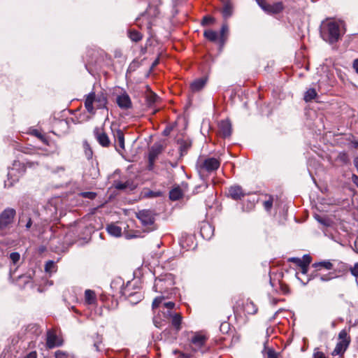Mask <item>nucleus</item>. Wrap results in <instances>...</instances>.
<instances>
[{
  "label": "nucleus",
  "mask_w": 358,
  "mask_h": 358,
  "mask_svg": "<svg viewBox=\"0 0 358 358\" xmlns=\"http://www.w3.org/2000/svg\"><path fill=\"white\" fill-rule=\"evenodd\" d=\"M174 280L172 274L168 273L155 279L153 289L155 292L166 294L174 285Z\"/></svg>",
  "instance_id": "4"
},
{
  "label": "nucleus",
  "mask_w": 358,
  "mask_h": 358,
  "mask_svg": "<svg viewBox=\"0 0 358 358\" xmlns=\"http://www.w3.org/2000/svg\"><path fill=\"white\" fill-rule=\"evenodd\" d=\"M320 35L330 43L338 41L341 36V22L334 20L323 21L320 26Z\"/></svg>",
  "instance_id": "1"
},
{
  "label": "nucleus",
  "mask_w": 358,
  "mask_h": 358,
  "mask_svg": "<svg viewBox=\"0 0 358 358\" xmlns=\"http://www.w3.org/2000/svg\"><path fill=\"white\" fill-rule=\"evenodd\" d=\"M290 262L295 263L299 267L303 266V261L300 258L292 257L289 259Z\"/></svg>",
  "instance_id": "45"
},
{
  "label": "nucleus",
  "mask_w": 358,
  "mask_h": 358,
  "mask_svg": "<svg viewBox=\"0 0 358 358\" xmlns=\"http://www.w3.org/2000/svg\"><path fill=\"white\" fill-rule=\"evenodd\" d=\"M10 175H11V173H10V172H9V173H8V176H10Z\"/></svg>",
  "instance_id": "58"
},
{
  "label": "nucleus",
  "mask_w": 358,
  "mask_h": 358,
  "mask_svg": "<svg viewBox=\"0 0 358 358\" xmlns=\"http://www.w3.org/2000/svg\"><path fill=\"white\" fill-rule=\"evenodd\" d=\"M353 182L358 187V176L353 174L352 177Z\"/></svg>",
  "instance_id": "52"
},
{
  "label": "nucleus",
  "mask_w": 358,
  "mask_h": 358,
  "mask_svg": "<svg viewBox=\"0 0 358 358\" xmlns=\"http://www.w3.org/2000/svg\"><path fill=\"white\" fill-rule=\"evenodd\" d=\"M106 99L103 96H96L94 92L90 93L85 99V106L87 110L92 114L94 113L93 103H94L97 108H103L106 104Z\"/></svg>",
  "instance_id": "5"
},
{
  "label": "nucleus",
  "mask_w": 358,
  "mask_h": 358,
  "mask_svg": "<svg viewBox=\"0 0 358 358\" xmlns=\"http://www.w3.org/2000/svg\"><path fill=\"white\" fill-rule=\"evenodd\" d=\"M245 310L248 313H250V314H254L257 310V308L255 306V305L252 302L247 303L246 305H245Z\"/></svg>",
  "instance_id": "34"
},
{
  "label": "nucleus",
  "mask_w": 358,
  "mask_h": 358,
  "mask_svg": "<svg viewBox=\"0 0 358 358\" xmlns=\"http://www.w3.org/2000/svg\"><path fill=\"white\" fill-rule=\"evenodd\" d=\"M85 300L87 304H94L96 302V294L94 291L87 289L85 292Z\"/></svg>",
  "instance_id": "23"
},
{
  "label": "nucleus",
  "mask_w": 358,
  "mask_h": 358,
  "mask_svg": "<svg viewBox=\"0 0 358 358\" xmlns=\"http://www.w3.org/2000/svg\"><path fill=\"white\" fill-rule=\"evenodd\" d=\"M80 195L83 198L94 199L96 197V194L92 192H81Z\"/></svg>",
  "instance_id": "36"
},
{
  "label": "nucleus",
  "mask_w": 358,
  "mask_h": 358,
  "mask_svg": "<svg viewBox=\"0 0 358 358\" xmlns=\"http://www.w3.org/2000/svg\"><path fill=\"white\" fill-rule=\"evenodd\" d=\"M203 35L210 41L214 42V41H216L217 39L218 38L217 33L211 29L206 30L203 33Z\"/></svg>",
  "instance_id": "27"
},
{
  "label": "nucleus",
  "mask_w": 358,
  "mask_h": 358,
  "mask_svg": "<svg viewBox=\"0 0 358 358\" xmlns=\"http://www.w3.org/2000/svg\"><path fill=\"white\" fill-rule=\"evenodd\" d=\"M191 341V348L192 350L195 352L201 350V352H203V351L201 350V348L205 345L206 341V337L205 336L200 334H196L192 337Z\"/></svg>",
  "instance_id": "9"
},
{
  "label": "nucleus",
  "mask_w": 358,
  "mask_h": 358,
  "mask_svg": "<svg viewBox=\"0 0 358 358\" xmlns=\"http://www.w3.org/2000/svg\"><path fill=\"white\" fill-rule=\"evenodd\" d=\"M107 231L115 237H119L122 234V229L116 224H111L107 227Z\"/></svg>",
  "instance_id": "22"
},
{
  "label": "nucleus",
  "mask_w": 358,
  "mask_h": 358,
  "mask_svg": "<svg viewBox=\"0 0 358 358\" xmlns=\"http://www.w3.org/2000/svg\"><path fill=\"white\" fill-rule=\"evenodd\" d=\"M162 148L159 145H153L149 152L148 155V169L152 170L153 169L154 163L155 159L157 158L159 154L161 152Z\"/></svg>",
  "instance_id": "13"
},
{
  "label": "nucleus",
  "mask_w": 358,
  "mask_h": 358,
  "mask_svg": "<svg viewBox=\"0 0 358 358\" xmlns=\"http://www.w3.org/2000/svg\"><path fill=\"white\" fill-rule=\"evenodd\" d=\"M229 194L231 198L234 199H239L242 196H244V193L243 192V189L239 186H233L231 187L229 189Z\"/></svg>",
  "instance_id": "17"
},
{
  "label": "nucleus",
  "mask_w": 358,
  "mask_h": 358,
  "mask_svg": "<svg viewBox=\"0 0 358 358\" xmlns=\"http://www.w3.org/2000/svg\"><path fill=\"white\" fill-rule=\"evenodd\" d=\"M334 277L335 276L331 273H329L327 275H321L320 280L322 281H329V280L333 279Z\"/></svg>",
  "instance_id": "42"
},
{
  "label": "nucleus",
  "mask_w": 358,
  "mask_h": 358,
  "mask_svg": "<svg viewBox=\"0 0 358 358\" xmlns=\"http://www.w3.org/2000/svg\"><path fill=\"white\" fill-rule=\"evenodd\" d=\"M300 268H301V272L305 274V273H307V271H308V266H305L304 267L303 266H301Z\"/></svg>",
  "instance_id": "53"
},
{
  "label": "nucleus",
  "mask_w": 358,
  "mask_h": 358,
  "mask_svg": "<svg viewBox=\"0 0 358 358\" xmlns=\"http://www.w3.org/2000/svg\"><path fill=\"white\" fill-rule=\"evenodd\" d=\"M55 358H66L67 355L64 352L57 350V352H55Z\"/></svg>",
  "instance_id": "46"
},
{
  "label": "nucleus",
  "mask_w": 358,
  "mask_h": 358,
  "mask_svg": "<svg viewBox=\"0 0 358 358\" xmlns=\"http://www.w3.org/2000/svg\"><path fill=\"white\" fill-rule=\"evenodd\" d=\"M350 329V327H348V329H344L339 332L338 335V341L331 353L333 356L343 355L349 347L351 342L349 334Z\"/></svg>",
  "instance_id": "3"
},
{
  "label": "nucleus",
  "mask_w": 358,
  "mask_h": 358,
  "mask_svg": "<svg viewBox=\"0 0 358 358\" xmlns=\"http://www.w3.org/2000/svg\"><path fill=\"white\" fill-rule=\"evenodd\" d=\"M350 272L352 275L357 277L358 276V262L355 263V265L350 268Z\"/></svg>",
  "instance_id": "41"
},
{
  "label": "nucleus",
  "mask_w": 358,
  "mask_h": 358,
  "mask_svg": "<svg viewBox=\"0 0 358 358\" xmlns=\"http://www.w3.org/2000/svg\"><path fill=\"white\" fill-rule=\"evenodd\" d=\"M45 270L48 273L55 272L57 270L55 263L53 261L47 262L45 265Z\"/></svg>",
  "instance_id": "30"
},
{
  "label": "nucleus",
  "mask_w": 358,
  "mask_h": 358,
  "mask_svg": "<svg viewBox=\"0 0 358 358\" xmlns=\"http://www.w3.org/2000/svg\"><path fill=\"white\" fill-rule=\"evenodd\" d=\"M317 94L315 89H308L304 94V100L306 102H309L317 96Z\"/></svg>",
  "instance_id": "26"
},
{
  "label": "nucleus",
  "mask_w": 358,
  "mask_h": 358,
  "mask_svg": "<svg viewBox=\"0 0 358 358\" xmlns=\"http://www.w3.org/2000/svg\"><path fill=\"white\" fill-rule=\"evenodd\" d=\"M37 354L36 352H31L28 355H27L24 358H36Z\"/></svg>",
  "instance_id": "51"
},
{
  "label": "nucleus",
  "mask_w": 358,
  "mask_h": 358,
  "mask_svg": "<svg viewBox=\"0 0 358 358\" xmlns=\"http://www.w3.org/2000/svg\"><path fill=\"white\" fill-rule=\"evenodd\" d=\"M62 344V341L53 333L48 331L47 334V346L53 348Z\"/></svg>",
  "instance_id": "14"
},
{
  "label": "nucleus",
  "mask_w": 358,
  "mask_h": 358,
  "mask_svg": "<svg viewBox=\"0 0 358 358\" xmlns=\"http://www.w3.org/2000/svg\"><path fill=\"white\" fill-rule=\"evenodd\" d=\"M129 186V182H118L116 184V188L118 189H127Z\"/></svg>",
  "instance_id": "44"
},
{
  "label": "nucleus",
  "mask_w": 358,
  "mask_h": 358,
  "mask_svg": "<svg viewBox=\"0 0 358 358\" xmlns=\"http://www.w3.org/2000/svg\"><path fill=\"white\" fill-rule=\"evenodd\" d=\"M94 133L100 145L103 147H108L110 145V141L108 135L101 128H95Z\"/></svg>",
  "instance_id": "11"
},
{
  "label": "nucleus",
  "mask_w": 358,
  "mask_h": 358,
  "mask_svg": "<svg viewBox=\"0 0 358 358\" xmlns=\"http://www.w3.org/2000/svg\"><path fill=\"white\" fill-rule=\"evenodd\" d=\"M164 298L165 296L156 297L152 302V308L155 309L157 307H159V305L162 303V301L164 299Z\"/></svg>",
  "instance_id": "35"
},
{
  "label": "nucleus",
  "mask_w": 358,
  "mask_h": 358,
  "mask_svg": "<svg viewBox=\"0 0 358 358\" xmlns=\"http://www.w3.org/2000/svg\"><path fill=\"white\" fill-rule=\"evenodd\" d=\"M214 229L209 223H204L201 227V234L205 239H210L213 235Z\"/></svg>",
  "instance_id": "16"
},
{
  "label": "nucleus",
  "mask_w": 358,
  "mask_h": 358,
  "mask_svg": "<svg viewBox=\"0 0 358 358\" xmlns=\"http://www.w3.org/2000/svg\"><path fill=\"white\" fill-rule=\"evenodd\" d=\"M258 5L261 7V8L266 13H267L268 7L269 3H268L266 0H257Z\"/></svg>",
  "instance_id": "38"
},
{
  "label": "nucleus",
  "mask_w": 358,
  "mask_h": 358,
  "mask_svg": "<svg viewBox=\"0 0 358 358\" xmlns=\"http://www.w3.org/2000/svg\"><path fill=\"white\" fill-rule=\"evenodd\" d=\"M146 99H147V101H148V104L151 105L152 103H155L157 101V100L158 99V96H157L156 94L150 92L147 95Z\"/></svg>",
  "instance_id": "32"
},
{
  "label": "nucleus",
  "mask_w": 358,
  "mask_h": 358,
  "mask_svg": "<svg viewBox=\"0 0 358 358\" xmlns=\"http://www.w3.org/2000/svg\"><path fill=\"white\" fill-rule=\"evenodd\" d=\"M170 319H171V324L176 331H179L180 329V324L182 321L181 315L179 313H175Z\"/></svg>",
  "instance_id": "24"
},
{
  "label": "nucleus",
  "mask_w": 358,
  "mask_h": 358,
  "mask_svg": "<svg viewBox=\"0 0 358 358\" xmlns=\"http://www.w3.org/2000/svg\"><path fill=\"white\" fill-rule=\"evenodd\" d=\"M117 106L122 109H129L132 106V103L129 96L124 92L118 95L116 98Z\"/></svg>",
  "instance_id": "10"
},
{
  "label": "nucleus",
  "mask_w": 358,
  "mask_h": 358,
  "mask_svg": "<svg viewBox=\"0 0 358 358\" xmlns=\"http://www.w3.org/2000/svg\"><path fill=\"white\" fill-rule=\"evenodd\" d=\"M182 196L181 189L179 187H176L171 189L169 192V198L172 201H177Z\"/></svg>",
  "instance_id": "25"
},
{
  "label": "nucleus",
  "mask_w": 358,
  "mask_h": 358,
  "mask_svg": "<svg viewBox=\"0 0 358 358\" xmlns=\"http://www.w3.org/2000/svg\"><path fill=\"white\" fill-rule=\"evenodd\" d=\"M315 217L317 220L318 222L323 224L324 226L329 227L331 224V221L326 217H321V216L317 215H315Z\"/></svg>",
  "instance_id": "31"
},
{
  "label": "nucleus",
  "mask_w": 358,
  "mask_h": 358,
  "mask_svg": "<svg viewBox=\"0 0 358 358\" xmlns=\"http://www.w3.org/2000/svg\"><path fill=\"white\" fill-rule=\"evenodd\" d=\"M153 322L157 327H161L164 325L162 322L158 320L157 317H154Z\"/></svg>",
  "instance_id": "49"
},
{
  "label": "nucleus",
  "mask_w": 358,
  "mask_h": 358,
  "mask_svg": "<svg viewBox=\"0 0 358 358\" xmlns=\"http://www.w3.org/2000/svg\"><path fill=\"white\" fill-rule=\"evenodd\" d=\"M314 357L315 358H326L324 354L322 352H320L317 350H315Z\"/></svg>",
  "instance_id": "47"
},
{
  "label": "nucleus",
  "mask_w": 358,
  "mask_h": 358,
  "mask_svg": "<svg viewBox=\"0 0 358 358\" xmlns=\"http://www.w3.org/2000/svg\"><path fill=\"white\" fill-rule=\"evenodd\" d=\"M352 67L355 69V72L358 73V59H355L353 61Z\"/></svg>",
  "instance_id": "50"
},
{
  "label": "nucleus",
  "mask_w": 358,
  "mask_h": 358,
  "mask_svg": "<svg viewBox=\"0 0 358 358\" xmlns=\"http://www.w3.org/2000/svg\"><path fill=\"white\" fill-rule=\"evenodd\" d=\"M219 134L223 138H227L231 136V124L228 120L220 121L219 123Z\"/></svg>",
  "instance_id": "12"
},
{
  "label": "nucleus",
  "mask_w": 358,
  "mask_h": 358,
  "mask_svg": "<svg viewBox=\"0 0 358 358\" xmlns=\"http://www.w3.org/2000/svg\"><path fill=\"white\" fill-rule=\"evenodd\" d=\"M222 15L224 18L229 17L232 14V7L229 3H225L222 10Z\"/></svg>",
  "instance_id": "29"
},
{
  "label": "nucleus",
  "mask_w": 358,
  "mask_h": 358,
  "mask_svg": "<svg viewBox=\"0 0 358 358\" xmlns=\"http://www.w3.org/2000/svg\"><path fill=\"white\" fill-rule=\"evenodd\" d=\"M19 224L22 225L24 224V227L27 229H29L32 225V221L29 216L27 215L25 211H23L19 217Z\"/></svg>",
  "instance_id": "18"
},
{
  "label": "nucleus",
  "mask_w": 358,
  "mask_h": 358,
  "mask_svg": "<svg viewBox=\"0 0 358 358\" xmlns=\"http://www.w3.org/2000/svg\"><path fill=\"white\" fill-rule=\"evenodd\" d=\"M228 31V27L227 24H223L222 28H221V31H220V34H221V36L223 37L224 35L225 34V33H227Z\"/></svg>",
  "instance_id": "48"
},
{
  "label": "nucleus",
  "mask_w": 358,
  "mask_h": 358,
  "mask_svg": "<svg viewBox=\"0 0 358 358\" xmlns=\"http://www.w3.org/2000/svg\"><path fill=\"white\" fill-rule=\"evenodd\" d=\"M357 146H358V143H357Z\"/></svg>",
  "instance_id": "59"
},
{
  "label": "nucleus",
  "mask_w": 358,
  "mask_h": 358,
  "mask_svg": "<svg viewBox=\"0 0 358 358\" xmlns=\"http://www.w3.org/2000/svg\"><path fill=\"white\" fill-rule=\"evenodd\" d=\"M129 36L131 41L135 42H138L142 39V34L136 30L129 31Z\"/></svg>",
  "instance_id": "28"
},
{
  "label": "nucleus",
  "mask_w": 358,
  "mask_h": 358,
  "mask_svg": "<svg viewBox=\"0 0 358 358\" xmlns=\"http://www.w3.org/2000/svg\"><path fill=\"white\" fill-rule=\"evenodd\" d=\"M178 358H189V357L183 353H181Z\"/></svg>",
  "instance_id": "54"
},
{
  "label": "nucleus",
  "mask_w": 358,
  "mask_h": 358,
  "mask_svg": "<svg viewBox=\"0 0 358 358\" xmlns=\"http://www.w3.org/2000/svg\"><path fill=\"white\" fill-rule=\"evenodd\" d=\"M214 21H215L214 18L209 17V16H205L203 18L202 24L203 25L210 24L213 23Z\"/></svg>",
  "instance_id": "40"
},
{
  "label": "nucleus",
  "mask_w": 358,
  "mask_h": 358,
  "mask_svg": "<svg viewBox=\"0 0 358 358\" xmlns=\"http://www.w3.org/2000/svg\"><path fill=\"white\" fill-rule=\"evenodd\" d=\"M266 358H278V354L273 349H268L266 351Z\"/></svg>",
  "instance_id": "39"
},
{
  "label": "nucleus",
  "mask_w": 358,
  "mask_h": 358,
  "mask_svg": "<svg viewBox=\"0 0 358 358\" xmlns=\"http://www.w3.org/2000/svg\"><path fill=\"white\" fill-rule=\"evenodd\" d=\"M10 259L12 261V262L15 264L17 262H19L20 259V255L18 252H12L10 254Z\"/></svg>",
  "instance_id": "37"
},
{
  "label": "nucleus",
  "mask_w": 358,
  "mask_h": 358,
  "mask_svg": "<svg viewBox=\"0 0 358 358\" xmlns=\"http://www.w3.org/2000/svg\"><path fill=\"white\" fill-rule=\"evenodd\" d=\"M273 203V199L271 196H268V199L263 203V206L266 211H270Z\"/></svg>",
  "instance_id": "33"
},
{
  "label": "nucleus",
  "mask_w": 358,
  "mask_h": 358,
  "mask_svg": "<svg viewBox=\"0 0 358 358\" xmlns=\"http://www.w3.org/2000/svg\"><path fill=\"white\" fill-rule=\"evenodd\" d=\"M303 261V266L304 267L305 266H308L309 264L311 262V258L309 255H304L303 257V259H301Z\"/></svg>",
  "instance_id": "43"
},
{
  "label": "nucleus",
  "mask_w": 358,
  "mask_h": 358,
  "mask_svg": "<svg viewBox=\"0 0 358 358\" xmlns=\"http://www.w3.org/2000/svg\"><path fill=\"white\" fill-rule=\"evenodd\" d=\"M355 247H356L357 252H358V238L355 241Z\"/></svg>",
  "instance_id": "57"
},
{
  "label": "nucleus",
  "mask_w": 358,
  "mask_h": 358,
  "mask_svg": "<svg viewBox=\"0 0 358 358\" xmlns=\"http://www.w3.org/2000/svg\"><path fill=\"white\" fill-rule=\"evenodd\" d=\"M284 8L282 2H275L268 5L267 13L268 14H277L281 12Z\"/></svg>",
  "instance_id": "19"
},
{
  "label": "nucleus",
  "mask_w": 358,
  "mask_h": 358,
  "mask_svg": "<svg viewBox=\"0 0 358 358\" xmlns=\"http://www.w3.org/2000/svg\"><path fill=\"white\" fill-rule=\"evenodd\" d=\"M313 266L317 271H320L322 268H324L326 270H332L334 268V264L329 260L315 263Z\"/></svg>",
  "instance_id": "21"
},
{
  "label": "nucleus",
  "mask_w": 358,
  "mask_h": 358,
  "mask_svg": "<svg viewBox=\"0 0 358 358\" xmlns=\"http://www.w3.org/2000/svg\"><path fill=\"white\" fill-rule=\"evenodd\" d=\"M94 347L96 348V350L97 351H99V343H98V342H95V343H94Z\"/></svg>",
  "instance_id": "56"
},
{
  "label": "nucleus",
  "mask_w": 358,
  "mask_h": 358,
  "mask_svg": "<svg viewBox=\"0 0 358 358\" xmlns=\"http://www.w3.org/2000/svg\"><path fill=\"white\" fill-rule=\"evenodd\" d=\"M13 183L12 182H10L9 181H7L5 182V186L6 187H10L12 186Z\"/></svg>",
  "instance_id": "55"
},
{
  "label": "nucleus",
  "mask_w": 358,
  "mask_h": 358,
  "mask_svg": "<svg viewBox=\"0 0 358 358\" xmlns=\"http://www.w3.org/2000/svg\"><path fill=\"white\" fill-rule=\"evenodd\" d=\"M220 166V162L215 157H208L206 159H200L196 164V169L200 176L203 179L206 174L211 173Z\"/></svg>",
  "instance_id": "2"
},
{
  "label": "nucleus",
  "mask_w": 358,
  "mask_h": 358,
  "mask_svg": "<svg viewBox=\"0 0 358 358\" xmlns=\"http://www.w3.org/2000/svg\"><path fill=\"white\" fill-rule=\"evenodd\" d=\"M174 306L175 303L171 301L163 304L162 312L164 319H170L175 314L173 311Z\"/></svg>",
  "instance_id": "15"
},
{
  "label": "nucleus",
  "mask_w": 358,
  "mask_h": 358,
  "mask_svg": "<svg viewBox=\"0 0 358 358\" xmlns=\"http://www.w3.org/2000/svg\"><path fill=\"white\" fill-rule=\"evenodd\" d=\"M137 218L144 226H149L154 222V216L152 211L149 210H142L136 213Z\"/></svg>",
  "instance_id": "7"
},
{
  "label": "nucleus",
  "mask_w": 358,
  "mask_h": 358,
  "mask_svg": "<svg viewBox=\"0 0 358 358\" xmlns=\"http://www.w3.org/2000/svg\"><path fill=\"white\" fill-rule=\"evenodd\" d=\"M116 150L122 153L124 150V136L122 130L117 129L113 130Z\"/></svg>",
  "instance_id": "8"
},
{
  "label": "nucleus",
  "mask_w": 358,
  "mask_h": 358,
  "mask_svg": "<svg viewBox=\"0 0 358 358\" xmlns=\"http://www.w3.org/2000/svg\"><path fill=\"white\" fill-rule=\"evenodd\" d=\"M16 211L14 208H7L0 214V231L3 232L9 229L13 223Z\"/></svg>",
  "instance_id": "6"
},
{
  "label": "nucleus",
  "mask_w": 358,
  "mask_h": 358,
  "mask_svg": "<svg viewBox=\"0 0 358 358\" xmlns=\"http://www.w3.org/2000/svg\"><path fill=\"white\" fill-rule=\"evenodd\" d=\"M206 83V78H199L191 83L190 87L192 92H199L203 88Z\"/></svg>",
  "instance_id": "20"
}]
</instances>
